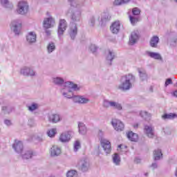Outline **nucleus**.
<instances>
[{
    "mask_svg": "<svg viewBox=\"0 0 177 177\" xmlns=\"http://www.w3.org/2000/svg\"><path fill=\"white\" fill-rule=\"evenodd\" d=\"M135 76L131 73L122 77L121 84L118 86L120 91H129L135 82Z\"/></svg>",
    "mask_w": 177,
    "mask_h": 177,
    "instance_id": "nucleus-3",
    "label": "nucleus"
},
{
    "mask_svg": "<svg viewBox=\"0 0 177 177\" xmlns=\"http://www.w3.org/2000/svg\"><path fill=\"white\" fill-rule=\"evenodd\" d=\"M103 106L105 109H109V107H111L114 110H118V111H121L122 110V105L120 104V102H117L115 101H110L107 100H104L103 102Z\"/></svg>",
    "mask_w": 177,
    "mask_h": 177,
    "instance_id": "nucleus-6",
    "label": "nucleus"
},
{
    "mask_svg": "<svg viewBox=\"0 0 177 177\" xmlns=\"http://www.w3.org/2000/svg\"><path fill=\"white\" fill-rule=\"evenodd\" d=\"M175 175H176V176L177 177V168H176V169Z\"/></svg>",
    "mask_w": 177,
    "mask_h": 177,
    "instance_id": "nucleus-56",
    "label": "nucleus"
},
{
    "mask_svg": "<svg viewBox=\"0 0 177 177\" xmlns=\"http://www.w3.org/2000/svg\"><path fill=\"white\" fill-rule=\"evenodd\" d=\"M48 121L53 124H57L62 121V118L59 114H51L48 116Z\"/></svg>",
    "mask_w": 177,
    "mask_h": 177,
    "instance_id": "nucleus-21",
    "label": "nucleus"
},
{
    "mask_svg": "<svg viewBox=\"0 0 177 177\" xmlns=\"http://www.w3.org/2000/svg\"><path fill=\"white\" fill-rule=\"evenodd\" d=\"M131 2V0H115L113 1V5L115 6H120L121 5H125L127 3H129Z\"/></svg>",
    "mask_w": 177,
    "mask_h": 177,
    "instance_id": "nucleus-31",
    "label": "nucleus"
},
{
    "mask_svg": "<svg viewBox=\"0 0 177 177\" xmlns=\"http://www.w3.org/2000/svg\"><path fill=\"white\" fill-rule=\"evenodd\" d=\"M55 49H56V46H55L54 43H50L47 46L48 53H52Z\"/></svg>",
    "mask_w": 177,
    "mask_h": 177,
    "instance_id": "nucleus-39",
    "label": "nucleus"
},
{
    "mask_svg": "<svg viewBox=\"0 0 177 177\" xmlns=\"http://www.w3.org/2000/svg\"><path fill=\"white\" fill-rule=\"evenodd\" d=\"M167 42L170 44L171 46H173L174 48H175V46H176V44H177V37H174L171 40L169 39L167 41Z\"/></svg>",
    "mask_w": 177,
    "mask_h": 177,
    "instance_id": "nucleus-42",
    "label": "nucleus"
},
{
    "mask_svg": "<svg viewBox=\"0 0 177 177\" xmlns=\"http://www.w3.org/2000/svg\"><path fill=\"white\" fill-rule=\"evenodd\" d=\"M77 32L78 28H77V24H71V26L69 31V35L71 39H75V37H77Z\"/></svg>",
    "mask_w": 177,
    "mask_h": 177,
    "instance_id": "nucleus-19",
    "label": "nucleus"
},
{
    "mask_svg": "<svg viewBox=\"0 0 177 177\" xmlns=\"http://www.w3.org/2000/svg\"><path fill=\"white\" fill-rule=\"evenodd\" d=\"M90 50L93 53H95L97 52V46H96V45L95 44H91L90 46Z\"/></svg>",
    "mask_w": 177,
    "mask_h": 177,
    "instance_id": "nucleus-47",
    "label": "nucleus"
},
{
    "mask_svg": "<svg viewBox=\"0 0 177 177\" xmlns=\"http://www.w3.org/2000/svg\"><path fill=\"white\" fill-rule=\"evenodd\" d=\"M62 154V148L57 145H53L50 148V156L51 157H57Z\"/></svg>",
    "mask_w": 177,
    "mask_h": 177,
    "instance_id": "nucleus-18",
    "label": "nucleus"
},
{
    "mask_svg": "<svg viewBox=\"0 0 177 177\" xmlns=\"http://www.w3.org/2000/svg\"><path fill=\"white\" fill-rule=\"evenodd\" d=\"M73 95L71 97V99L73 98V102H75V103H80L81 104H85L86 103H88L89 102V99L86 97H84L80 95H74L73 93Z\"/></svg>",
    "mask_w": 177,
    "mask_h": 177,
    "instance_id": "nucleus-13",
    "label": "nucleus"
},
{
    "mask_svg": "<svg viewBox=\"0 0 177 177\" xmlns=\"http://www.w3.org/2000/svg\"><path fill=\"white\" fill-rule=\"evenodd\" d=\"M144 133L146 134L147 138L153 139L154 138V128L150 125H145L144 127Z\"/></svg>",
    "mask_w": 177,
    "mask_h": 177,
    "instance_id": "nucleus-15",
    "label": "nucleus"
},
{
    "mask_svg": "<svg viewBox=\"0 0 177 177\" xmlns=\"http://www.w3.org/2000/svg\"><path fill=\"white\" fill-rule=\"evenodd\" d=\"M162 158V152H161V149H156L153 151V159L155 161H158V160H161Z\"/></svg>",
    "mask_w": 177,
    "mask_h": 177,
    "instance_id": "nucleus-26",
    "label": "nucleus"
},
{
    "mask_svg": "<svg viewBox=\"0 0 177 177\" xmlns=\"http://www.w3.org/2000/svg\"><path fill=\"white\" fill-rule=\"evenodd\" d=\"M151 167L153 169H156V168H158V164H157V162H153L151 164Z\"/></svg>",
    "mask_w": 177,
    "mask_h": 177,
    "instance_id": "nucleus-51",
    "label": "nucleus"
},
{
    "mask_svg": "<svg viewBox=\"0 0 177 177\" xmlns=\"http://www.w3.org/2000/svg\"><path fill=\"white\" fill-rule=\"evenodd\" d=\"M145 53L147 56H149V57H151V59H154L155 60H162V57L161 56V54L158 53L146 51Z\"/></svg>",
    "mask_w": 177,
    "mask_h": 177,
    "instance_id": "nucleus-20",
    "label": "nucleus"
},
{
    "mask_svg": "<svg viewBox=\"0 0 177 177\" xmlns=\"http://www.w3.org/2000/svg\"><path fill=\"white\" fill-rule=\"evenodd\" d=\"M111 124H112L115 131H117L118 132H121V131H124V128H125L124 123H122V122H121V120H118V119L112 120Z\"/></svg>",
    "mask_w": 177,
    "mask_h": 177,
    "instance_id": "nucleus-10",
    "label": "nucleus"
},
{
    "mask_svg": "<svg viewBox=\"0 0 177 177\" xmlns=\"http://www.w3.org/2000/svg\"><path fill=\"white\" fill-rule=\"evenodd\" d=\"M127 138L131 140V142H136L138 140V134L134 133L132 131H129L127 133Z\"/></svg>",
    "mask_w": 177,
    "mask_h": 177,
    "instance_id": "nucleus-29",
    "label": "nucleus"
},
{
    "mask_svg": "<svg viewBox=\"0 0 177 177\" xmlns=\"http://www.w3.org/2000/svg\"><path fill=\"white\" fill-rule=\"evenodd\" d=\"M21 156L23 160H30V158H32L35 156V153L31 150H26L21 153Z\"/></svg>",
    "mask_w": 177,
    "mask_h": 177,
    "instance_id": "nucleus-22",
    "label": "nucleus"
},
{
    "mask_svg": "<svg viewBox=\"0 0 177 177\" xmlns=\"http://www.w3.org/2000/svg\"><path fill=\"white\" fill-rule=\"evenodd\" d=\"M175 1V2H177V0H174Z\"/></svg>",
    "mask_w": 177,
    "mask_h": 177,
    "instance_id": "nucleus-58",
    "label": "nucleus"
},
{
    "mask_svg": "<svg viewBox=\"0 0 177 177\" xmlns=\"http://www.w3.org/2000/svg\"><path fill=\"white\" fill-rule=\"evenodd\" d=\"M138 39H139V35L138 34V32H131L129 37V45H135V44L138 42Z\"/></svg>",
    "mask_w": 177,
    "mask_h": 177,
    "instance_id": "nucleus-23",
    "label": "nucleus"
},
{
    "mask_svg": "<svg viewBox=\"0 0 177 177\" xmlns=\"http://www.w3.org/2000/svg\"><path fill=\"white\" fill-rule=\"evenodd\" d=\"M19 15H27L28 12V4L26 1H19L17 8Z\"/></svg>",
    "mask_w": 177,
    "mask_h": 177,
    "instance_id": "nucleus-7",
    "label": "nucleus"
},
{
    "mask_svg": "<svg viewBox=\"0 0 177 177\" xmlns=\"http://www.w3.org/2000/svg\"><path fill=\"white\" fill-rule=\"evenodd\" d=\"M172 84V79L169 78L166 80V82L165 83V86H168V85Z\"/></svg>",
    "mask_w": 177,
    "mask_h": 177,
    "instance_id": "nucleus-48",
    "label": "nucleus"
},
{
    "mask_svg": "<svg viewBox=\"0 0 177 177\" xmlns=\"http://www.w3.org/2000/svg\"><path fill=\"white\" fill-rule=\"evenodd\" d=\"M129 21L131 24H132V26H136V23H138V21H140V17H135V16L129 15Z\"/></svg>",
    "mask_w": 177,
    "mask_h": 177,
    "instance_id": "nucleus-30",
    "label": "nucleus"
},
{
    "mask_svg": "<svg viewBox=\"0 0 177 177\" xmlns=\"http://www.w3.org/2000/svg\"><path fill=\"white\" fill-rule=\"evenodd\" d=\"M162 118H164V120H174V118H177V114L172 113L169 114H165L162 116Z\"/></svg>",
    "mask_w": 177,
    "mask_h": 177,
    "instance_id": "nucleus-34",
    "label": "nucleus"
},
{
    "mask_svg": "<svg viewBox=\"0 0 177 177\" xmlns=\"http://www.w3.org/2000/svg\"><path fill=\"white\" fill-rule=\"evenodd\" d=\"M28 124L29 127H35L37 125V123L35 122V120L34 119L31 118L28 120Z\"/></svg>",
    "mask_w": 177,
    "mask_h": 177,
    "instance_id": "nucleus-45",
    "label": "nucleus"
},
{
    "mask_svg": "<svg viewBox=\"0 0 177 177\" xmlns=\"http://www.w3.org/2000/svg\"><path fill=\"white\" fill-rule=\"evenodd\" d=\"M71 135H73V131H68L62 133L59 136V140L62 143L70 142L71 139Z\"/></svg>",
    "mask_w": 177,
    "mask_h": 177,
    "instance_id": "nucleus-11",
    "label": "nucleus"
},
{
    "mask_svg": "<svg viewBox=\"0 0 177 177\" xmlns=\"http://www.w3.org/2000/svg\"><path fill=\"white\" fill-rule=\"evenodd\" d=\"M110 19H111V17L109 12H103L101 15V21H102V23L110 21Z\"/></svg>",
    "mask_w": 177,
    "mask_h": 177,
    "instance_id": "nucleus-32",
    "label": "nucleus"
},
{
    "mask_svg": "<svg viewBox=\"0 0 177 177\" xmlns=\"http://www.w3.org/2000/svg\"><path fill=\"white\" fill-rule=\"evenodd\" d=\"M71 4V8L68 10V14L71 15V24L78 23L81 20V10H78L82 5L78 3L77 0H68Z\"/></svg>",
    "mask_w": 177,
    "mask_h": 177,
    "instance_id": "nucleus-2",
    "label": "nucleus"
},
{
    "mask_svg": "<svg viewBox=\"0 0 177 177\" xmlns=\"http://www.w3.org/2000/svg\"><path fill=\"white\" fill-rule=\"evenodd\" d=\"M46 34H47V35H50V30L46 29Z\"/></svg>",
    "mask_w": 177,
    "mask_h": 177,
    "instance_id": "nucleus-54",
    "label": "nucleus"
},
{
    "mask_svg": "<svg viewBox=\"0 0 177 177\" xmlns=\"http://www.w3.org/2000/svg\"><path fill=\"white\" fill-rule=\"evenodd\" d=\"M159 42H160V38H158V36H153L151 38L149 44H150V46H151V48H157Z\"/></svg>",
    "mask_w": 177,
    "mask_h": 177,
    "instance_id": "nucleus-25",
    "label": "nucleus"
},
{
    "mask_svg": "<svg viewBox=\"0 0 177 177\" xmlns=\"http://www.w3.org/2000/svg\"><path fill=\"white\" fill-rule=\"evenodd\" d=\"M78 128H79V133H80V135H86L87 132V129H86V126H85V124L82 122H79Z\"/></svg>",
    "mask_w": 177,
    "mask_h": 177,
    "instance_id": "nucleus-27",
    "label": "nucleus"
},
{
    "mask_svg": "<svg viewBox=\"0 0 177 177\" xmlns=\"http://www.w3.org/2000/svg\"><path fill=\"white\" fill-rule=\"evenodd\" d=\"M163 131H164L167 135H169V134L171 133V131L169 130V128L163 129Z\"/></svg>",
    "mask_w": 177,
    "mask_h": 177,
    "instance_id": "nucleus-52",
    "label": "nucleus"
},
{
    "mask_svg": "<svg viewBox=\"0 0 177 177\" xmlns=\"http://www.w3.org/2000/svg\"><path fill=\"white\" fill-rule=\"evenodd\" d=\"M140 115L144 118V120H147V118H150V114L147 113V111H141L140 113Z\"/></svg>",
    "mask_w": 177,
    "mask_h": 177,
    "instance_id": "nucleus-41",
    "label": "nucleus"
},
{
    "mask_svg": "<svg viewBox=\"0 0 177 177\" xmlns=\"http://www.w3.org/2000/svg\"><path fill=\"white\" fill-rule=\"evenodd\" d=\"M77 167L80 171H82V172L89 171V168H91L89 160L86 158H82L77 163Z\"/></svg>",
    "mask_w": 177,
    "mask_h": 177,
    "instance_id": "nucleus-5",
    "label": "nucleus"
},
{
    "mask_svg": "<svg viewBox=\"0 0 177 177\" xmlns=\"http://www.w3.org/2000/svg\"><path fill=\"white\" fill-rule=\"evenodd\" d=\"M134 161H135V162H136V164H139V162H140V159L136 158Z\"/></svg>",
    "mask_w": 177,
    "mask_h": 177,
    "instance_id": "nucleus-53",
    "label": "nucleus"
},
{
    "mask_svg": "<svg viewBox=\"0 0 177 177\" xmlns=\"http://www.w3.org/2000/svg\"><path fill=\"white\" fill-rule=\"evenodd\" d=\"M104 133L102 130L98 131L99 140H100L101 146L106 154H110L111 153V143L109 140L103 137Z\"/></svg>",
    "mask_w": 177,
    "mask_h": 177,
    "instance_id": "nucleus-4",
    "label": "nucleus"
},
{
    "mask_svg": "<svg viewBox=\"0 0 177 177\" xmlns=\"http://www.w3.org/2000/svg\"><path fill=\"white\" fill-rule=\"evenodd\" d=\"M38 109V104H32L31 106H28V110L30 111H34Z\"/></svg>",
    "mask_w": 177,
    "mask_h": 177,
    "instance_id": "nucleus-46",
    "label": "nucleus"
},
{
    "mask_svg": "<svg viewBox=\"0 0 177 177\" xmlns=\"http://www.w3.org/2000/svg\"><path fill=\"white\" fill-rule=\"evenodd\" d=\"M26 42L28 45H32L37 42V33L35 32H29L26 35Z\"/></svg>",
    "mask_w": 177,
    "mask_h": 177,
    "instance_id": "nucleus-12",
    "label": "nucleus"
},
{
    "mask_svg": "<svg viewBox=\"0 0 177 177\" xmlns=\"http://www.w3.org/2000/svg\"><path fill=\"white\" fill-rule=\"evenodd\" d=\"M66 177H78V173L76 170H69L66 173Z\"/></svg>",
    "mask_w": 177,
    "mask_h": 177,
    "instance_id": "nucleus-36",
    "label": "nucleus"
},
{
    "mask_svg": "<svg viewBox=\"0 0 177 177\" xmlns=\"http://www.w3.org/2000/svg\"><path fill=\"white\" fill-rule=\"evenodd\" d=\"M10 27L15 34H16V35H19L21 30V21L20 19L13 20L11 22Z\"/></svg>",
    "mask_w": 177,
    "mask_h": 177,
    "instance_id": "nucleus-8",
    "label": "nucleus"
},
{
    "mask_svg": "<svg viewBox=\"0 0 177 177\" xmlns=\"http://www.w3.org/2000/svg\"><path fill=\"white\" fill-rule=\"evenodd\" d=\"M113 162L115 165H120V162H121V158H120V155L118 153L113 155Z\"/></svg>",
    "mask_w": 177,
    "mask_h": 177,
    "instance_id": "nucleus-33",
    "label": "nucleus"
},
{
    "mask_svg": "<svg viewBox=\"0 0 177 177\" xmlns=\"http://www.w3.org/2000/svg\"><path fill=\"white\" fill-rule=\"evenodd\" d=\"M174 95L177 97V90L174 92Z\"/></svg>",
    "mask_w": 177,
    "mask_h": 177,
    "instance_id": "nucleus-55",
    "label": "nucleus"
},
{
    "mask_svg": "<svg viewBox=\"0 0 177 177\" xmlns=\"http://www.w3.org/2000/svg\"><path fill=\"white\" fill-rule=\"evenodd\" d=\"M12 147L16 153H18V154H21L24 149L23 142L16 140L12 145Z\"/></svg>",
    "mask_w": 177,
    "mask_h": 177,
    "instance_id": "nucleus-16",
    "label": "nucleus"
},
{
    "mask_svg": "<svg viewBox=\"0 0 177 177\" xmlns=\"http://www.w3.org/2000/svg\"><path fill=\"white\" fill-rule=\"evenodd\" d=\"M121 146H122L121 145H118V148H119V149H121Z\"/></svg>",
    "mask_w": 177,
    "mask_h": 177,
    "instance_id": "nucleus-57",
    "label": "nucleus"
},
{
    "mask_svg": "<svg viewBox=\"0 0 177 177\" xmlns=\"http://www.w3.org/2000/svg\"><path fill=\"white\" fill-rule=\"evenodd\" d=\"M57 132V131L56 130V129H51L47 131V135L50 138H53V136L56 135Z\"/></svg>",
    "mask_w": 177,
    "mask_h": 177,
    "instance_id": "nucleus-40",
    "label": "nucleus"
},
{
    "mask_svg": "<svg viewBox=\"0 0 177 177\" xmlns=\"http://www.w3.org/2000/svg\"><path fill=\"white\" fill-rule=\"evenodd\" d=\"M43 26L44 28H52L55 26V19L53 17H50L48 18H46L44 20Z\"/></svg>",
    "mask_w": 177,
    "mask_h": 177,
    "instance_id": "nucleus-17",
    "label": "nucleus"
},
{
    "mask_svg": "<svg viewBox=\"0 0 177 177\" xmlns=\"http://www.w3.org/2000/svg\"><path fill=\"white\" fill-rule=\"evenodd\" d=\"M146 176H147V174H145Z\"/></svg>",
    "mask_w": 177,
    "mask_h": 177,
    "instance_id": "nucleus-59",
    "label": "nucleus"
},
{
    "mask_svg": "<svg viewBox=\"0 0 177 177\" xmlns=\"http://www.w3.org/2000/svg\"><path fill=\"white\" fill-rule=\"evenodd\" d=\"M52 80L55 85L62 87L61 93L67 99H71V97H73V91H80V87H78V85L71 82H64V79L62 77H54Z\"/></svg>",
    "mask_w": 177,
    "mask_h": 177,
    "instance_id": "nucleus-1",
    "label": "nucleus"
},
{
    "mask_svg": "<svg viewBox=\"0 0 177 177\" xmlns=\"http://www.w3.org/2000/svg\"><path fill=\"white\" fill-rule=\"evenodd\" d=\"M138 71L140 74L141 81H146V80H147V73H146V71L143 68H139Z\"/></svg>",
    "mask_w": 177,
    "mask_h": 177,
    "instance_id": "nucleus-28",
    "label": "nucleus"
},
{
    "mask_svg": "<svg viewBox=\"0 0 177 177\" xmlns=\"http://www.w3.org/2000/svg\"><path fill=\"white\" fill-rule=\"evenodd\" d=\"M1 3L5 8H13V5H12V3H10L8 0H1Z\"/></svg>",
    "mask_w": 177,
    "mask_h": 177,
    "instance_id": "nucleus-37",
    "label": "nucleus"
},
{
    "mask_svg": "<svg viewBox=\"0 0 177 177\" xmlns=\"http://www.w3.org/2000/svg\"><path fill=\"white\" fill-rule=\"evenodd\" d=\"M67 28V22L64 19H60L58 26V36L62 37Z\"/></svg>",
    "mask_w": 177,
    "mask_h": 177,
    "instance_id": "nucleus-14",
    "label": "nucleus"
},
{
    "mask_svg": "<svg viewBox=\"0 0 177 177\" xmlns=\"http://www.w3.org/2000/svg\"><path fill=\"white\" fill-rule=\"evenodd\" d=\"M120 21H115L112 24L111 26V31L113 34H118L120 32Z\"/></svg>",
    "mask_w": 177,
    "mask_h": 177,
    "instance_id": "nucleus-24",
    "label": "nucleus"
},
{
    "mask_svg": "<svg viewBox=\"0 0 177 177\" xmlns=\"http://www.w3.org/2000/svg\"><path fill=\"white\" fill-rule=\"evenodd\" d=\"M2 111H3L5 114H10V113L13 111V108H12V106H3Z\"/></svg>",
    "mask_w": 177,
    "mask_h": 177,
    "instance_id": "nucleus-38",
    "label": "nucleus"
},
{
    "mask_svg": "<svg viewBox=\"0 0 177 177\" xmlns=\"http://www.w3.org/2000/svg\"><path fill=\"white\" fill-rule=\"evenodd\" d=\"M81 149V142L80 141L76 140L74 143V151H78Z\"/></svg>",
    "mask_w": 177,
    "mask_h": 177,
    "instance_id": "nucleus-43",
    "label": "nucleus"
},
{
    "mask_svg": "<svg viewBox=\"0 0 177 177\" xmlns=\"http://www.w3.org/2000/svg\"><path fill=\"white\" fill-rule=\"evenodd\" d=\"M4 124H6L7 127H10V125H12V121L10 120H5Z\"/></svg>",
    "mask_w": 177,
    "mask_h": 177,
    "instance_id": "nucleus-49",
    "label": "nucleus"
},
{
    "mask_svg": "<svg viewBox=\"0 0 177 177\" xmlns=\"http://www.w3.org/2000/svg\"><path fill=\"white\" fill-rule=\"evenodd\" d=\"M114 52L109 50L106 51V60L111 62L115 57Z\"/></svg>",
    "mask_w": 177,
    "mask_h": 177,
    "instance_id": "nucleus-35",
    "label": "nucleus"
},
{
    "mask_svg": "<svg viewBox=\"0 0 177 177\" xmlns=\"http://www.w3.org/2000/svg\"><path fill=\"white\" fill-rule=\"evenodd\" d=\"M20 73L25 77H35L37 75V72H35L34 68L28 66L23 67L21 69Z\"/></svg>",
    "mask_w": 177,
    "mask_h": 177,
    "instance_id": "nucleus-9",
    "label": "nucleus"
},
{
    "mask_svg": "<svg viewBox=\"0 0 177 177\" xmlns=\"http://www.w3.org/2000/svg\"><path fill=\"white\" fill-rule=\"evenodd\" d=\"M90 26H91L92 27H93V26H95V17H91L90 19Z\"/></svg>",
    "mask_w": 177,
    "mask_h": 177,
    "instance_id": "nucleus-50",
    "label": "nucleus"
},
{
    "mask_svg": "<svg viewBox=\"0 0 177 177\" xmlns=\"http://www.w3.org/2000/svg\"><path fill=\"white\" fill-rule=\"evenodd\" d=\"M132 13H133V16L138 17L139 15H140V9H139L138 8H134L132 10Z\"/></svg>",
    "mask_w": 177,
    "mask_h": 177,
    "instance_id": "nucleus-44",
    "label": "nucleus"
}]
</instances>
